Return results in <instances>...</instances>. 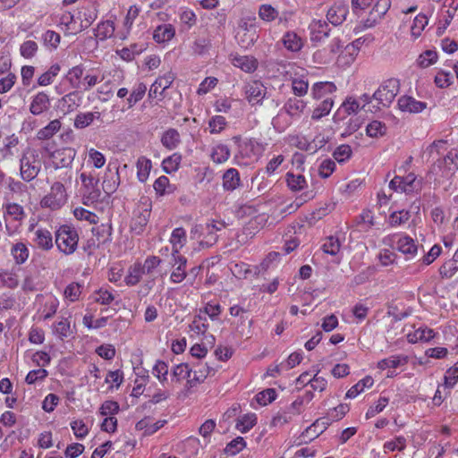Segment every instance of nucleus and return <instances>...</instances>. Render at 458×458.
<instances>
[{
	"label": "nucleus",
	"instance_id": "obj_1",
	"mask_svg": "<svg viewBox=\"0 0 458 458\" xmlns=\"http://www.w3.org/2000/svg\"><path fill=\"white\" fill-rule=\"evenodd\" d=\"M78 242V233L76 229L71 225H61L55 232L56 247L65 255L72 254L76 250Z\"/></svg>",
	"mask_w": 458,
	"mask_h": 458
},
{
	"label": "nucleus",
	"instance_id": "obj_2",
	"mask_svg": "<svg viewBox=\"0 0 458 458\" xmlns=\"http://www.w3.org/2000/svg\"><path fill=\"white\" fill-rule=\"evenodd\" d=\"M400 90V81L395 78L385 81L373 94L374 99L384 107H388Z\"/></svg>",
	"mask_w": 458,
	"mask_h": 458
},
{
	"label": "nucleus",
	"instance_id": "obj_3",
	"mask_svg": "<svg viewBox=\"0 0 458 458\" xmlns=\"http://www.w3.org/2000/svg\"><path fill=\"white\" fill-rule=\"evenodd\" d=\"M41 168L40 161L34 151L24 153L20 159L21 176L25 182L35 179Z\"/></svg>",
	"mask_w": 458,
	"mask_h": 458
},
{
	"label": "nucleus",
	"instance_id": "obj_4",
	"mask_svg": "<svg viewBox=\"0 0 458 458\" xmlns=\"http://www.w3.org/2000/svg\"><path fill=\"white\" fill-rule=\"evenodd\" d=\"M66 202V191L62 182H55L50 192L40 201L42 208H49L52 210L59 209Z\"/></svg>",
	"mask_w": 458,
	"mask_h": 458
},
{
	"label": "nucleus",
	"instance_id": "obj_5",
	"mask_svg": "<svg viewBox=\"0 0 458 458\" xmlns=\"http://www.w3.org/2000/svg\"><path fill=\"white\" fill-rule=\"evenodd\" d=\"M150 214V202H144L140 204L133 211V216L130 224L131 231L137 235L141 234L148 223Z\"/></svg>",
	"mask_w": 458,
	"mask_h": 458
},
{
	"label": "nucleus",
	"instance_id": "obj_6",
	"mask_svg": "<svg viewBox=\"0 0 458 458\" xmlns=\"http://www.w3.org/2000/svg\"><path fill=\"white\" fill-rule=\"evenodd\" d=\"M170 263L174 267V270L170 276L171 281L174 284L182 282L187 276V259L180 254L179 250H173L172 259Z\"/></svg>",
	"mask_w": 458,
	"mask_h": 458
},
{
	"label": "nucleus",
	"instance_id": "obj_7",
	"mask_svg": "<svg viewBox=\"0 0 458 458\" xmlns=\"http://www.w3.org/2000/svg\"><path fill=\"white\" fill-rule=\"evenodd\" d=\"M244 92L248 102L254 106L262 103L267 94V88L260 81H252L245 85Z\"/></svg>",
	"mask_w": 458,
	"mask_h": 458
},
{
	"label": "nucleus",
	"instance_id": "obj_8",
	"mask_svg": "<svg viewBox=\"0 0 458 458\" xmlns=\"http://www.w3.org/2000/svg\"><path fill=\"white\" fill-rule=\"evenodd\" d=\"M390 6V0H377L370 10L368 18L363 21V27H373L387 13Z\"/></svg>",
	"mask_w": 458,
	"mask_h": 458
},
{
	"label": "nucleus",
	"instance_id": "obj_9",
	"mask_svg": "<svg viewBox=\"0 0 458 458\" xmlns=\"http://www.w3.org/2000/svg\"><path fill=\"white\" fill-rule=\"evenodd\" d=\"M349 5L344 2H335L327 11V19L334 26L341 25L347 18Z\"/></svg>",
	"mask_w": 458,
	"mask_h": 458
},
{
	"label": "nucleus",
	"instance_id": "obj_10",
	"mask_svg": "<svg viewBox=\"0 0 458 458\" xmlns=\"http://www.w3.org/2000/svg\"><path fill=\"white\" fill-rule=\"evenodd\" d=\"M76 155V151L72 148H62L56 149L51 154L53 163L55 169L69 167Z\"/></svg>",
	"mask_w": 458,
	"mask_h": 458
},
{
	"label": "nucleus",
	"instance_id": "obj_11",
	"mask_svg": "<svg viewBox=\"0 0 458 458\" xmlns=\"http://www.w3.org/2000/svg\"><path fill=\"white\" fill-rule=\"evenodd\" d=\"M310 40L313 44L320 43L324 38L329 37L330 27L326 21L313 20L309 25Z\"/></svg>",
	"mask_w": 458,
	"mask_h": 458
},
{
	"label": "nucleus",
	"instance_id": "obj_12",
	"mask_svg": "<svg viewBox=\"0 0 458 458\" xmlns=\"http://www.w3.org/2000/svg\"><path fill=\"white\" fill-rule=\"evenodd\" d=\"M174 79L175 75L171 72H168L163 76L158 77L149 89L148 98H157V94L162 96L164 91L172 85Z\"/></svg>",
	"mask_w": 458,
	"mask_h": 458
},
{
	"label": "nucleus",
	"instance_id": "obj_13",
	"mask_svg": "<svg viewBox=\"0 0 458 458\" xmlns=\"http://www.w3.org/2000/svg\"><path fill=\"white\" fill-rule=\"evenodd\" d=\"M80 178L83 187L89 193L88 198L92 201L97 200L101 195V191L98 186L99 180L92 174H87L86 173H81Z\"/></svg>",
	"mask_w": 458,
	"mask_h": 458
},
{
	"label": "nucleus",
	"instance_id": "obj_14",
	"mask_svg": "<svg viewBox=\"0 0 458 458\" xmlns=\"http://www.w3.org/2000/svg\"><path fill=\"white\" fill-rule=\"evenodd\" d=\"M400 110L409 113H420L427 107V103L416 100L410 96H403L398 99Z\"/></svg>",
	"mask_w": 458,
	"mask_h": 458
},
{
	"label": "nucleus",
	"instance_id": "obj_15",
	"mask_svg": "<svg viewBox=\"0 0 458 458\" xmlns=\"http://www.w3.org/2000/svg\"><path fill=\"white\" fill-rule=\"evenodd\" d=\"M192 377L188 379L187 384L190 387L196 386L198 384L203 383L205 379L211 374L215 373V369L206 364H198L192 369Z\"/></svg>",
	"mask_w": 458,
	"mask_h": 458
},
{
	"label": "nucleus",
	"instance_id": "obj_16",
	"mask_svg": "<svg viewBox=\"0 0 458 458\" xmlns=\"http://www.w3.org/2000/svg\"><path fill=\"white\" fill-rule=\"evenodd\" d=\"M50 107V99L45 92L38 93L32 99L30 111L34 115H39Z\"/></svg>",
	"mask_w": 458,
	"mask_h": 458
},
{
	"label": "nucleus",
	"instance_id": "obj_17",
	"mask_svg": "<svg viewBox=\"0 0 458 458\" xmlns=\"http://www.w3.org/2000/svg\"><path fill=\"white\" fill-rule=\"evenodd\" d=\"M282 44L291 52L297 53L303 47L302 38L294 31H287L282 38Z\"/></svg>",
	"mask_w": 458,
	"mask_h": 458
},
{
	"label": "nucleus",
	"instance_id": "obj_18",
	"mask_svg": "<svg viewBox=\"0 0 458 458\" xmlns=\"http://www.w3.org/2000/svg\"><path fill=\"white\" fill-rule=\"evenodd\" d=\"M95 120L103 122L100 112L79 113L74 119L73 124L76 129H84L92 124Z\"/></svg>",
	"mask_w": 458,
	"mask_h": 458
},
{
	"label": "nucleus",
	"instance_id": "obj_19",
	"mask_svg": "<svg viewBox=\"0 0 458 458\" xmlns=\"http://www.w3.org/2000/svg\"><path fill=\"white\" fill-rule=\"evenodd\" d=\"M457 171V166H451L446 165L445 157L438 156L437 159L433 163L429 169V174H437L441 172V176L449 178Z\"/></svg>",
	"mask_w": 458,
	"mask_h": 458
},
{
	"label": "nucleus",
	"instance_id": "obj_20",
	"mask_svg": "<svg viewBox=\"0 0 458 458\" xmlns=\"http://www.w3.org/2000/svg\"><path fill=\"white\" fill-rule=\"evenodd\" d=\"M232 63L235 67L246 72H252L258 67L257 59L249 55H234L232 59Z\"/></svg>",
	"mask_w": 458,
	"mask_h": 458
},
{
	"label": "nucleus",
	"instance_id": "obj_21",
	"mask_svg": "<svg viewBox=\"0 0 458 458\" xmlns=\"http://www.w3.org/2000/svg\"><path fill=\"white\" fill-rule=\"evenodd\" d=\"M336 90V86L330 81L316 82L311 88V95L314 99H321Z\"/></svg>",
	"mask_w": 458,
	"mask_h": 458
},
{
	"label": "nucleus",
	"instance_id": "obj_22",
	"mask_svg": "<svg viewBox=\"0 0 458 458\" xmlns=\"http://www.w3.org/2000/svg\"><path fill=\"white\" fill-rule=\"evenodd\" d=\"M397 250L408 256L407 259L414 257L418 252V246L415 244L414 240L408 236H402L397 241Z\"/></svg>",
	"mask_w": 458,
	"mask_h": 458
},
{
	"label": "nucleus",
	"instance_id": "obj_23",
	"mask_svg": "<svg viewBox=\"0 0 458 458\" xmlns=\"http://www.w3.org/2000/svg\"><path fill=\"white\" fill-rule=\"evenodd\" d=\"M161 143L168 150L176 148L181 143V137L178 131L174 128L166 130L162 134Z\"/></svg>",
	"mask_w": 458,
	"mask_h": 458
},
{
	"label": "nucleus",
	"instance_id": "obj_24",
	"mask_svg": "<svg viewBox=\"0 0 458 458\" xmlns=\"http://www.w3.org/2000/svg\"><path fill=\"white\" fill-rule=\"evenodd\" d=\"M35 243L43 250H49L53 248V237L51 233L43 228H39L35 233Z\"/></svg>",
	"mask_w": 458,
	"mask_h": 458
},
{
	"label": "nucleus",
	"instance_id": "obj_25",
	"mask_svg": "<svg viewBox=\"0 0 458 458\" xmlns=\"http://www.w3.org/2000/svg\"><path fill=\"white\" fill-rule=\"evenodd\" d=\"M84 70V66L82 64H79L70 69L67 72L65 78L69 81L72 89L76 90L81 89V78L83 76Z\"/></svg>",
	"mask_w": 458,
	"mask_h": 458
},
{
	"label": "nucleus",
	"instance_id": "obj_26",
	"mask_svg": "<svg viewBox=\"0 0 458 458\" xmlns=\"http://www.w3.org/2000/svg\"><path fill=\"white\" fill-rule=\"evenodd\" d=\"M240 174L237 169L230 168L223 175V187L225 191H232L240 185Z\"/></svg>",
	"mask_w": 458,
	"mask_h": 458
},
{
	"label": "nucleus",
	"instance_id": "obj_27",
	"mask_svg": "<svg viewBox=\"0 0 458 458\" xmlns=\"http://www.w3.org/2000/svg\"><path fill=\"white\" fill-rule=\"evenodd\" d=\"M114 169H115V172L112 173L110 165H109L107 170H108V173L110 174L111 177L108 178V174H106V176L103 180V183H102L103 191L107 195L114 193L116 191V189L119 185V182H120L118 167H114Z\"/></svg>",
	"mask_w": 458,
	"mask_h": 458
},
{
	"label": "nucleus",
	"instance_id": "obj_28",
	"mask_svg": "<svg viewBox=\"0 0 458 458\" xmlns=\"http://www.w3.org/2000/svg\"><path fill=\"white\" fill-rule=\"evenodd\" d=\"M285 181L292 191H300L308 187L307 181L302 174H294L288 172L285 175Z\"/></svg>",
	"mask_w": 458,
	"mask_h": 458
},
{
	"label": "nucleus",
	"instance_id": "obj_29",
	"mask_svg": "<svg viewBox=\"0 0 458 458\" xmlns=\"http://www.w3.org/2000/svg\"><path fill=\"white\" fill-rule=\"evenodd\" d=\"M258 38V31H237L235 35L237 43L245 49L251 47Z\"/></svg>",
	"mask_w": 458,
	"mask_h": 458
},
{
	"label": "nucleus",
	"instance_id": "obj_30",
	"mask_svg": "<svg viewBox=\"0 0 458 458\" xmlns=\"http://www.w3.org/2000/svg\"><path fill=\"white\" fill-rule=\"evenodd\" d=\"M349 405L346 403H341L338 406L332 409L328 412L327 417L325 418V420L322 422V425H324V428H327V427L331 423V421H337L343 419V417L349 411Z\"/></svg>",
	"mask_w": 458,
	"mask_h": 458
},
{
	"label": "nucleus",
	"instance_id": "obj_31",
	"mask_svg": "<svg viewBox=\"0 0 458 458\" xmlns=\"http://www.w3.org/2000/svg\"><path fill=\"white\" fill-rule=\"evenodd\" d=\"M306 106V103L296 98H290L284 104L283 110L290 116L300 115Z\"/></svg>",
	"mask_w": 458,
	"mask_h": 458
},
{
	"label": "nucleus",
	"instance_id": "obj_32",
	"mask_svg": "<svg viewBox=\"0 0 458 458\" xmlns=\"http://www.w3.org/2000/svg\"><path fill=\"white\" fill-rule=\"evenodd\" d=\"M174 29L171 24L158 26L153 33V38L158 43L166 42L174 36Z\"/></svg>",
	"mask_w": 458,
	"mask_h": 458
},
{
	"label": "nucleus",
	"instance_id": "obj_33",
	"mask_svg": "<svg viewBox=\"0 0 458 458\" xmlns=\"http://www.w3.org/2000/svg\"><path fill=\"white\" fill-rule=\"evenodd\" d=\"M408 362V357L403 355H393L388 358L383 359L377 362V368L379 369H386L388 368H398L401 365H404Z\"/></svg>",
	"mask_w": 458,
	"mask_h": 458
},
{
	"label": "nucleus",
	"instance_id": "obj_34",
	"mask_svg": "<svg viewBox=\"0 0 458 458\" xmlns=\"http://www.w3.org/2000/svg\"><path fill=\"white\" fill-rule=\"evenodd\" d=\"M114 32V25L112 21H105L100 22L94 30V35L100 40L111 38Z\"/></svg>",
	"mask_w": 458,
	"mask_h": 458
},
{
	"label": "nucleus",
	"instance_id": "obj_35",
	"mask_svg": "<svg viewBox=\"0 0 458 458\" xmlns=\"http://www.w3.org/2000/svg\"><path fill=\"white\" fill-rule=\"evenodd\" d=\"M80 100V97L77 91L70 92L64 96L59 103L61 108L65 112L69 113L73 111L78 106V101Z\"/></svg>",
	"mask_w": 458,
	"mask_h": 458
},
{
	"label": "nucleus",
	"instance_id": "obj_36",
	"mask_svg": "<svg viewBox=\"0 0 458 458\" xmlns=\"http://www.w3.org/2000/svg\"><path fill=\"white\" fill-rule=\"evenodd\" d=\"M373 383L374 380L370 376L365 377L347 391L346 398L356 397L360 393L363 392L366 387H371Z\"/></svg>",
	"mask_w": 458,
	"mask_h": 458
},
{
	"label": "nucleus",
	"instance_id": "obj_37",
	"mask_svg": "<svg viewBox=\"0 0 458 458\" xmlns=\"http://www.w3.org/2000/svg\"><path fill=\"white\" fill-rule=\"evenodd\" d=\"M334 106L332 98H326L314 110L311 115L312 120H319L327 115Z\"/></svg>",
	"mask_w": 458,
	"mask_h": 458
},
{
	"label": "nucleus",
	"instance_id": "obj_38",
	"mask_svg": "<svg viewBox=\"0 0 458 458\" xmlns=\"http://www.w3.org/2000/svg\"><path fill=\"white\" fill-rule=\"evenodd\" d=\"M151 161L146 157H140L137 161V176L140 182H144L150 173Z\"/></svg>",
	"mask_w": 458,
	"mask_h": 458
},
{
	"label": "nucleus",
	"instance_id": "obj_39",
	"mask_svg": "<svg viewBox=\"0 0 458 458\" xmlns=\"http://www.w3.org/2000/svg\"><path fill=\"white\" fill-rule=\"evenodd\" d=\"M231 156V150L225 144L216 145L211 153L212 160L216 164H222L225 162Z\"/></svg>",
	"mask_w": 458,
	"mask_h": 458
},
{
	"label": "nucleus",
	"instance_id": "obj_40",
	"mask_svg": "<svg viewBox=\"0 0 458 458\" xmlns=\"http://www.w3.org/2000/svg\"><path fill=\"white\" fill-rule=\"evenodd\" d=\"M182 161V155L174 153L165 158L162 162V168L166 174H172L179 169Z\"/></svg>",
	"mask_w": 458,
	"mask_h": 458
},
{
	"label": "nucleus",
	"instance_id": "obj_41",
	"mask_svg": "<svg viewBox=\"0 0 458 458\" xmlns=\"http://www.w3.org/2000/svg\"><path fill=\"white\" fill-rule=\"evenodd\" d=\"M386 125L377 120H374L369 123L366 127V132L369 137L378 138L386 134Z\"/></svg>",
	"mask_w": 458,
	"mask_h": 458
},
{
	"label": "nucleus",
	"instance_id": "obj_42",
	"mask_svg": "<svg viewBox=\"0 0 458 458\" xmlns=\"http://www.w3.org/2000/svg\"><path fill=\"white\" fill-rule=\"evenodd\" d=\"M403 179V185H404V192L406 194H411L413 192H417L421 188L420 181H417V177L413 173H410L406 176H401Z\"/></svg>",
	"mask_w": 458,
	"mask_h": 458
},
{
	"label": "nucleus",
	"instance_id": "obj_43",
	"mask_svg": "<svg viewBox=\"0 0 458 458\" xmlns=\"http://www.w3.org/2000/svg\"><path fill=\"white\" fill-rule=\"evenodd\" d=\"M11 253L19 265L23 264L29 258V250L22 242H17L12 247Z\"/></svg>",
	"mask_w": 458,
	"mask_h": 458
},
{
	"label": "nucleus",
	"instance_id": "obj_44",
	"mask_svg": "<svg viewBox=\"0 0 458 458\" xmlns=\"http://www.w3.org/2000/svg\"><path fill=\"white\" fill-rule=\"evenodd\" d=\"M258 13L259 17L266 22L274 21L279 15L278 11L268 4H261L259 8Z\"/></svg>",
	"mask_w": 458,
	"mask_h": 458
},
{
	"label": "nucleus",
	"instance_id": "obj_45",
	"mask_svg": "<svg viewBox=\"0 0 458 458\" xmlns=\"http://www.w3.org/2000/svg\"><path fill=\"white\" fill-rule=\"evenodd\" d=\"M458 270V261H456L454 258L446 260L440 267L439 274L441 278L449 279L451 278Z\"/></svg>",
	"mask_w": 458,
	"mask_h": 458
},
{
	"label": "nucleus",
	"instance_id": "obj_46",
	"mask_svg": "<svg viewBox=\"0 0 458 458\" xmlns=\"http://www.w3.org/2000/svg\"><path fill=\"white\" fill-rule=\"evenodd\" d=\"M257 423V416L254 413H249L242 416L236 423V428L242 433H245L252 428Z\"/></svg>",
	"mask_w": 458,
	"mask_h": 458
},
{
	"label": "nucleus",
	"instance_id": "obj_47",
	"mask_svg": "<svg viewBox=\"0 0 458 458\" xmlns=\"http://www.w3.org/2000/svg\"><path fill=\"white\" fill-rule=\"evenodd\" d=\"M314 197L315 193L312 191H305L297 197L294 202L287 206L284 212H288L289 214L295 212L301 205L308 200L312 199Z\"/></svg>",
	"mask_w": 458,
	"mask_h": 458
},
{
	"label": "nucleus",
	"instance_id": "obj_48",
	"mask_svg": "<svg viewBox=\"0 0 458 458\" xmlns=\"http://www.w3.org/2000/svg\"><path fill=\"white\" fill-rule=\"evenodd\" d=\"M60 70L61 67L58 64L51 65L50 68L38 79V85L47 86L51 84L53 82L54 78L58 74Z\"/></svg>",
	"mask_w": 458,
	"mask_h": 458
},
{
	"label": "nucleus",
	"instance_id": "obj_49",
	"mask_svg": "<svg viewBox=\"0 0 458 458\" xmlns=\"http://www.w3.org/2000/svg\"><path fill=\"white\" fill-rule=\"evenodd\" d=\"M257 18L254 14L243 16L238 22L237 31H258Z\"/></svg>",
	"mask_w": 458,
	"mask_h": 458
},
{
	"label": "nucleus",
	"instance_id": "obj_50",
	"mask_svg": "<svg viewBox=\"0 0 458 458\" xmlns=\"http://www.w3.org/2000/svg\"><path fill=\"white\" fill-rule=\"evenodd\" d=\"M192 369L189 368L187 363H181L176 365L172 371V376L177 382H180L182 379L191 378Z\"/></svg>",
	"mask_w": 458,
	"mask_h": 458
},
{
	"label": "nucleus",
	"instance_id": "obj_51",
	"mask_svg": "<svg viewBox=\"0 0 458 458\" xmlns=\"http://www.w3.org/2000/svg\"><path fill=\"white\" fill-rule=\"evenodd\" d=\"M60 121L57 119L53 120L46 127H44L38 131V138L40 140L49 139L60 130Z\"/></svg>",
	"mask_w": 458,
	"mask_h": 458
},
{
	"label": "nucleus",
	"instance_id": "obj_52",
	"mask_svg": "<svg viewBox=\"0 0 458 458\" xmlns=\"http://www.w3.org/2000/svg\"><path fill=\"white\" fill-rule=\"evenodd\" d=\"M246 446V442L243 437H237L229 442L225 448V453L228 455H236Z\"/></svg>",
	"mask_w": 458,
	"mask_h": 458
},
{
	"label": "nucleus",
	"instance_id": "obj_53",
	"mask_svg": "<svg viewBox=\"0 0 458 458\" xmlns=\"http://www.w3.org/2000/svg\"><path fill=\"white\" fill-rule=\"evenodd\" d=\"M360 109V104L357 100L352 99L351 98H347L337 110L335 116L340 115L341 113L344 114L350 115L352 113H357Z\"/></svg>",
	"mask_w": 458,
	"mask_h": 458
},
{
	"label": "nucleus",
	"instance_id": "obj_54",
	"mask_svg": "<svg viewBox=\"0 0 458 458\" xmlns=\"http://www.w3.org/2000/svg\"><path fill=\"white\" fill-rule=\"evenodd\" d=\"M277 394L274 388H267L255 396L257 403L260 405H267L276 400Z\"/></svg>",
	"mask_w": 458,
	"mask_h": 458
},
{
	"label": "nucleus",
	"instance_id": "obj_55",
	"mask_svg": "<svg viewBox=\"0 0 458 458\" xmlns=\"http://www.w3.org/2000/svg\"><path fill=\"white\" fill-rule=\"evenodd\" d=\"M428 24V17L425 14H418L413 20L412 26L411 28V35L414 38H417L420 36L421 31L424 30L425 26Z\"/></svg>",
	"mask_w": 458,
	"mask_h": 458
},
{
	"label": "nucleus",
	"instance_id": "obj_56",
	"mask_svg": "<svg viewBox=\"0 0 458 458\" xmlns=\"http://www.w3.org/2000/svg\"><path fill=\"white\" fill-rule=\"evenodd\" d=\"M410 212L407 210L394 211L389 216V224L391 226H398L406 223L410 219Z\"/></svg>",
	"mask_w": 458,
	"mask_h": 458
},
{
	"label": "nucleus",
	"instance_id": "obj_57",
	"mask_svg": "<svg viewBox=\"0 0 458 458\" xmlns=\"http://www.w3.org/2000/svg\"><path fill=\"white\" fill-rule=\"evenodd\" d=\"M153 374L158 378L161 384L167 381L168 365L164 360H157L153 367Z\"/></svg>",
	"mask_w": 458,
	"mask_h": 458
},
{
	"label": "nucleus",
	"instance_id": "obj_58",
	"mask_svg": "<svg viewBox=\"0 0 458 458\" xmlns=\"http://www.w3.org/2000/svg\"><path fill=\"white\" fill-rule=\"evenodd\" d=\"M352 150L351 147L347 144H342L335 148L333 157L338 163H343L348 160L352 157Z\"/></svg>",
	"mask_w": 458,
	"mask_h": 458
},
{
	"label": "nucleus",
	"instance_id": "obj_59",
	"mask_svg": "<svg viewBox=\"0 0 458 458\" xmlns=\"http://www.w3.org/2000/svg\"><path fill=\"white\" fill-rule=\"evenodd\" d=\"M437 59V54L433 50H426L418 58V64L422 68L428 67L435 64Z\"/></svg>",
	"mask_w": 458,
	"mask_h": 458
},
{
	"label": "nucleus",
	"instance_id": "obj_60",
	"mask_svg": "<svg viewBox=\"0 0 458 458\" xmlns=\"http://www.w3.org/2000/svg\"><path fill=\"white\" fill-rule=\"evenodd\" d=\"M340 242L338 238L329 236L327 238L326 242L322 246V250L325 253L330 255H336L340 250Z\"/></svg>",
	"mask_w": 458,
	"mask_h": 458
},
{
	"label": "nucleus",
	"instance_id": "obj_61",
	"mask_svg": "<svg viewBox=\"0 0 458 458\" xmlns=\"http://www.w3.org/2000/svg\"><path fill=\"white\" fill-rule=\"evenodd\" d=\"M170 242L173 244V250H178L177 245L182 247L186 242L185 230L182 227L174 229Z\"/></svg>",
	"mask_w": 458,
	"mask_h": 458
},
{
	"label": "nucleus",
	"instance_id": "obj_62",
	"mask_svg": "<svg viewBox=\"0 0 458 458\" xmlns=\"http://www.w3.org/2000/svg\"><path fill=\"white\" fill-rule=\"evenodd\" d=\"M38 51V44L33 40H27L21 45L20 53L24 58H32Z\"/></svg>",
	"mask_w": 458,
	"mask_h": 458
},
{
	"label": "nucleus",
	"instance_id": "obj_63",
	"mask_svg": "<svg viewBox=\"0 0 458 458\" xmlns=\"http://www.w3.org/2000/svg\"><path fill=\"white\" fill-rule=\"evenodd\" d=\"M75 217L79 220H85L90 224H96L98 222V216L83 208H76L73 211Z\"/></svg>",
	"mask_w": 458,
	"mask_h": 458
},
{
	"label": "nucleus",
	"instance_id": "obj_64",
	"mask_svg": "<svg viewBox=\"0 0 458 458\" xmlns=\"http://www.w3.org/2000/svg\"><path fill=\"white\" fill-rule=\"evenodd\" d=\"M142 275L145 274L141 273L140 264H135L126 276L124 281L127 285H135L140 282Z\"/></svg>",
	"mask_w": 458,
	"mask_h": 458
}]
</instances>
